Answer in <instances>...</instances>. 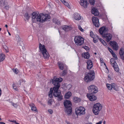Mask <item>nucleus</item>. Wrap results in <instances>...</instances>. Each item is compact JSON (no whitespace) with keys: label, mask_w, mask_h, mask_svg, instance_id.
Returning <instances> with one entry per match:
<instances>
[{"label":"nucleus","mask_w":124,"mask_h":124,"mask_svg":"<svg viewBox=\"0 0 124 124\" xmlns=\"http://www.w3.org/2000/svg\"><path fill=\"white\" fill-rule=\"evenodd\" d=\"M50 17L48 15H44L43 13L39 14L38 12H33L32 14V20L33 23H35L37 21L43 23L49 19Z\"/></svg>","instance_id":"1"},{"label":"nucleus","mask_w":124,"mask_h":124,"mask_svg":"<svg viewBox=\"0 0 124 124\" xmlns=\"http://www.w3.org/2000/svg\"><path fill=\"white\" fill-rule=\"evenodd\" d=\"M99 31L101 34V35L104 39H105L107 42H108L111 39L112 36L110 33H106L108 31L107 28L103 26L99 29Z\"/></svg>","instance_id":"2"},{"label":"nucleus","mask_w":124,"mask_h":124,"mask_svg":"<svg viewBox=\"0 0 124 124\" xmlns=\"http://www.w3.org/2000/svg\"><path fill=\"white\" fill-rule=\"evenodd\" d=\"M95 78V73L93 70H90L88 73H86L84 78L85 81L87 83L93 80Z\"/></svg>","instance_id":"3"},{"label":"nucleus","mask_w":124,"mask_h":124,"mask_svg":"<svg viewBox=\"0 0 124 124\" xmlns=\"http://www.w3.org/2000/svg\"><path fill=\"white\" fill-rule=\"evenodd\" d=\"M64 105L65 108L66 112L69 115H71L72 113V108L71 101L69 100H66L64 102Z\"/></svg>","instance_id":"4"},{"label":"nucleus","mask_w":124,"mask_h":124,"mask_svg":"<svg viewBox=\"0 0 124 124\" xmlns=\"http://www.w3.org/2000/svg\"><path fill=\"white\" fill-rule=\"evenodd\" d=\"M59 87L56 88L54 87V90L53 95L54 97L58 98V100L59 101H60L63 99V96L61 94V91L59 90Z\"/></svg>","instance_id":"5"},{"label":"nucleus","mask_w":124,"mask_h":124,"mask_svg":"<svg viewBox=\"0 0 124 124\" xmlns=\"http://www.w3.org/2000/svg\"><path fill=\"white\" fill-rule=\"evenodd\" d=\"M63 80V79L61 77L56 78H54L53 79L51 80L50 81L52 83V84L54 86V87H57L60 86V83Z\"/></svg>","instance_id":"6"},{"label":"nucleus","mask_w":124,"mask_h":124,"mask_svg":"<svg viewBox=\"0 0 124 124\" xmlns=\"http://www.w3.org/2000/svg\"><path fill=\"white\" fill-rule=\"evenodd\" d=\"M102 106L99 103L94 104L93 108V111L95 115L98 114L99 112L102 109Z\"/></svg>","instance_id":"7"},{"label":"nucleus","mask_w":124,"mask_h":124,"mask_svg":"<svg viewBox=\"0 0 124 124\" xmlns=\"http://www.w3.org/2000/svg\"><path fill=\"white\" fill-rule=\"evenodd\" d=\"M84 39L81 36H76L75 37L74 41L76 44L80 46L84 43Z\"/></svg>","instance_id":"8"},{"label":"nucleus","mask_w":124,"mask_h":124,"mask_svg":"<svg viewBox=\"0 0 124 124\" xmlns=\"http://www.w3.org/2000/svg\"><path fill=\"white\" fill-rule=\"evenodd\" d=\"M88 93L94 94L96 93L98 91V88L96 86L93 85H91L88 87Z\"/></svg>","instance_id":"9"},{"label":"nucleus","mask_w":124,"mask_h":124,"mask_svg":"<svg viewBox=\"0 0 124 124\" xmlns=\"http://www.w3.org/2000/svg\"><path fill=\"white\" fill-rule=\"evenodd\" d=\"M92 20L93 24L96 27H98L100 25L99 23V20L97 17L93 16L92 18Z\"/></svg>","instance_id":"10"},{"label":"nucleus","mask_w":124,"mask_h":124,"mask_svg":"<svg viewBox=\"0 0 124 124\" xmlns=\"http://www.w3.org/2000/svg\"><path fill=\"white\" fill-rule=\"evenodd\" d=\"M110 44L115 50H117L118 48V46L117 43L115 41H110Z\"/></svg>","instance_id":"11"},{"label":"nucleus","mask_w":124,"mask_h":124,"mask_svg":"<svg viewBox=\"0 0 124 124\" xmlns=\"http://www.w3.org/2000/svg\"><path fill=\"white\" fill-rule=\"evenodd\" d=\"M93 94L90 93H87V97L91 101H95L97 99L96 97Z\"/></svg>","instance_id":"12"},{"label":"nucleus","mask_w":124,"mask_h":124,"mask_svg":"<svg viewBox=\"0 0 124 124\" xmlns=\"http://www.w3.org/2000/svg\"><path fill=\"white\" fill-rule=\"evenodd\" d=\"M80 3L82 6L85 8L87 7V6L88 4L87 0H80Z\"/></svg>","instance_id":"13"},{"label":"nucleus","mask_w":124,"mask_h":124,"mask_svg":"<svg viewBox=\"0 0 124 124\" xmlns=\"http://www.w3.org/2000/svg\"><path fill=\"white\" fill-rule=\"evenodd\" d=\"M87 68L88 69H90L93 67V62L91 60L89 59L86 62Z\"/></svg>","instance_id":"14"},{"label":"nucleus","mask_w":124,"mask_h":124,"mask_svg":"<svg viewBox=\"0 0 124 124\" xmlns=\"http://www.w3.org/2000/svg\"><path fill=\"white\" fill-rule=\"evenodd\" d=\"M62 28L65 31L67 32L72 30V27L70 25H65L62 26Z\"/></svg>","instance_id":"15"},{"label":"nucleus","mask_w":124,"mask_h":124,"mask_svg":"<svg viewBox=\"0 0 124 124\" xmlns=\"http://www.w3.org/2000/svg\"><path fill=\"white\" fill-rule=\"evenodd\" d=\"M114 62L113 63H112V66L114 68L116 72H118L119 71V69L118 67V65L115 60Z\"/></svg>","instance_id":"16"},{"label":"nucleus","mask_w":124,"mask_h":124,"mask_svg":"<svg viewBox=\"0 0 124 124\" xmlns=\"http://www.w3.org/2000/svg\"><path fill=\"white\" fill-rule=\"evenodd\" d=\"M39 50L42 52L45 51H46V49L45 48V46L44 45H42L40 43L39 44Z\"/></svg>","instance_id":"17"},{"label":"nucleus","mask_w":124,"mask_h":124,"mask_svg":"<svg viewBox=\"0 0 124 124\" xmlns=\"http://www.w3.org/2000/svg\"><path fill=\"white\" fill-rule=\"evenodd\" d=\"M91 12L92 14H93L94 16H97L99 14L97 9L94 8L92 9Z\"/></svg>","instance_id":"18"},{"label":"nucleus","mask_w":124,"mask_h":124,"mask_svg":"<svg viewBox=\"0 0 124 124\" xmlns=\"http://www.w3.org/2000/svg\"><path fill=\"white\" fill-rule=\"evenodd\" d=\"M17 38L18 39L17 43V44L18 45L20 46H23L24 45V43L23 42V40H21V39L20 38L19 36H17Z\"/></svg>","instance_id":"19"},{"label":"nucleus","mask_w":124,"mask_h":124,"mask_svg":"<svg viewBox=\"0 0 124 124\" xmlns=\"http://www.w3.org/2000/svg\"><path fill=\"white\" fill-rule=\"evenodd\" d=\"M72 93L71 92L68 91L66 93L65 95L64 98L66 99H69L71 96Z\"/></svg>","instance_id":"20"},{"label":"nucleus","mask_w":124,"mask_h":124,"mask_svg":"<svg viewBox=\"0 0 124 124\" xmlns=\"http://www.w3.org/2000/svg\"><path fill=\"white\" fill-rule=\"evenodd\" d=\"M7 4L6 1L4 0H0V7H2L4 5H6Z\"/></svg>","instance_id":"21"},{"label":"nucleus","mask_w":124,"mask_h":124,"mask_svg":"<svg viewBox=\"0 0 124 124\" xmlns=\"http://www.w3.org/2000/svg\"><path fill=\"white\" fill-rule=\"evenodd\" d=\"M43 56L44 58L45 59H48L49 58V54L48 52L46 51H45L42 53Z\"/></svg>","instance_id":"22"},{"label":"nucleus","mask_w":124,"mask_h":124,"mask_svg":"<svg viewBox=\"0 0 124 124\" xmlns=\"http://www.w3.org/2000/svg\"><path fill=\"white\" fill-rule=\"evenodd\" d=\"M24 16L26 19H24L25 20H27L28 21L30 17V15L28 13H25L24 15Z\"/></svg>","instance_id":"23"},{"label":"nucleus","mask_w":124,"mask_h":124,"mask_svg":"<svg viewBox=\"0 0 124 124\" xmlns=\"http://www.w3.org/2000/svg\"><path fill=\"white\" fill-rule=\"evenodd\" d=\"M74 18L76 20H79L81 19V17L80 15L77 13L75 14Z\"/></svg>","instance_id":"24"},{"label":"nucleus","mask_w":124,"mask_h":124,"mask_svg":"<svg viewBox=\"0 0 124 124\" xmlns=\"http://www.w3.org/2000/svg\"><path fill=\"white\" fill-rule=\"evenodd\" d=\"M119 54L120 56H123L124 54V48L123 47H121L119 51Z\"/></svg>","instance_id":"25"},{"label":"nucleus","mask_w":124,"mask_h":124,"mask_svg":"<svg viewBox=\"0 0 124 124\" xmlns=\"http://www.w3.org/2000/svg\"><path fill=\"white\" fill-rule=\"evenodd\" d=\"M29 106L31 107L32 110L35 111H36L37 110L34 104H30Z\"/></svg>","instance_id":"26"},{"label":"nucleus","mask_w":124,"mask_h":124,"mask_svg":"<svg viewBox=\"0 0 124 124\" xmlns=\"http://www.w3.org/2000/svg\"><path fill=\"white\" fill-rule=\"evenodd\" d=\"M115 85V84L114 83H112L111 84H107V86L108 89L109 90H111L113 88V85Z\"/></svg>","instance_id":"27"},{"label":"nucleus","mask_w":124,"mask_h":124,"mask_svg":"<svg viewBox=\"0 0 124 124\" xmlns=\"http://www.w3.org/2000/svg\"><path fill=\"white\" fill-rule=\"evenodd\" d=\"M5 55L3 54H0V62H1L3 61L5 58Z\"/></svg>","instance_id":"28"},{"label":"nucleus","mask_w":124,"mask_h":124,"mask_svg":"<svg viewBox=\"0 0 124 124\" xmlns=\"http://www.w3.org/2000/svg\"><path fill=\"white\" fill-rule=\"evenodd\" d=\"M58 64L60 69L63 70L64 68V65L63 63L58 62Z\"/></svg>","instance_id":"29"},{"label":"nucleus","mask_w":124,"mask_h":124,"mask_svg":"<svg viewBox=\"0 0 124 124\" xmlns=\"http://www.w3.org/2000/svg\"><path fill=\"white\" fill-rule=\"evenodd\" d=\"M90 54L88 52L86 53H84V55H83V56L85 58L88 59L90 57Z\"/></svg>","instance_id":"30"},{"label":"nucleus","mask_w":124,"mask_h":124,"mask_svg":"<svg viewBox=\"0 0 124 124\" xmlns=\"http://www.w3.org/2000/svg\"><path fill=\"white\" fill-rule=\"evenodd\" d=\"M73 100L76 103H77L80 101L79 98L76 97H74Z\"/></svg>","instance_id":"31"},{"label":"nucleus","mask_w":124,"mask_h":124,"mask_svg":"<svg viewBox=\"0 0 124 124\" xmlns=\"http://www.w3.org/2000/svg\"><path fill=\"white\" fill-rule=\"evenodd\" d=\"M67 69L66 68L63 71L62 73V76H64L67 73Z\"/></svg>","instance_id":"32"},{"label":"nucleus","mask_w":124,"mask_h":124,"mask_svg":"<svg viewBox=\"0 0 124 124\" xmlns=\"http://www.w3.org/2000/svg\"><path fill=\"white\" fill-rule=\"evenodd\" d=\"M4 6H5L3 8L4 9H6V10H8L9 8V5H8V3L6 5H4Z\"/></svg>","instance_id":"33"},{"label":"nucleus","mask_w":124,"mask_h":124,"mask_svg":"<svg viewBox=\"0 0 124 124\" xmlns=\"http://www.w3.org/2000/svg\"><path fill=\"white\" fill-rule=\"evenodd\" d=\"M112 89L116 91H118V89L116 85L115 84V85H113V87Z\"/></svg>","instance_id":"34"},{"label":"nucleus","mask_w":124,"mask_h":124,"mask_svg":"<svg viewBox=\"0 0 124 124\" xmlns=\"http://www.w3.org/2000/svg\"><path fill=\"white\" fill-rule=\"evenodd\" d=\"M80 111H81L79 110L78 108L76 109H75V113L77 115H79L78 114H80Z\"/></svg>","instance_id":"35"},{"label":"nucleus","mask_w":124,"mask_h":124,"mask_svg":"<svg viewBox=\"0 0 124 124\" xmlns=\"http://www.w3.org/2000/svg\"><path fill=\"white\" fill-rule=\"evenodd\" d=\"M54 22L55 24H57L58 25H59L60 24V21L57 20H55L54 21Z\"/></svg>","instance_id":"36"},{"label":"nucleus","mask_w":124,"mask_h":124,"mask_svg":"<svg viewBox=\"0 0 124 124\" xmlns=\"http://www.w3.org/2000/svg\"><path fill=\"white\" fill-rule=\"evenodd\" d=\"M82 47L85 49L87 51H88L89 49V48L88 47L85 46H83Z\"/></svg>","instance_id":"37"},{"label":"nucleus","mask_w":124,"mask_h":124,"mask_svg":"<svg viewBox=\"0 0 124 124\" xmlns=\"http://www.w3.org/2000/svg\"><path fill=\"white\" fill-rule=\"evenodd\" d=\"M111 54L113 57L115 58V60H117V56L114 52L113 53H112Z\"/></svg>","instance_id":"38"},{"label":"nucleus","mask_w":124,"mask_h":124,"mask_svg":"<svg viewBox=\"0 0 124 124\" xmlns=\"http://www.w3.org/2000/svg\"><path fill=\"white\" fill-rule=\"evenodd\" d=\"M54 87L53 88H50L48 94H53V91L54 90Z\"/></svg>","instance_id":"39"},{"label":"nucleus","mask_w":124,"mask_h":124,"mask_svg":"<svg viewBox=\"0 0 124 124\" xmlns=\"http://www.w3.org/2000/svg\"><path fill=\"white\" fill-rule=\"evenodd\" d=\"M63 3L64 4V5L67 6L68 8H69L70 7L68 3L66 2L65 1H64L63 2Z\"/></svg>","instance_id":"40"},{"label":"nucleus","mask_w":124,"mask_h":124,"mask_svg":"<svg viewBox=\"0 0 124 124\" xmlns=\"http://www.w3.org/2000/svg\"><path fill=\"white\" fill-rule=\"evenodd\" d=\"M52 99H49L48 101V104L49 105H52Z\"/></svg>","instance_id":"41"},{"label":"nucleus","mask_w":124,"mask_h":124,"mask_svg":"<svg viewBox=\"0 0 124 124\" xmlns=\"http://www.w3.org/2000/svg\"><path fill=\"white\" fill-rule=\"evenodd\" d=\"M12 70L16 74H17L18 73V71L17 69H16L15 70L14 69H12Z\"/></svg>","instance_id":"42"},{"label":"nucleus","mask_w":124,"mask_h":124,"mask_svg":"<svg viewBox=\"0 0 124 124\" xmlns=\"http://www.w3.org/2000/svg\"><path fill=\"white\" fill-rule=\"evenodd\" d=\"M85 111H83V110L82 111H81L80 114H78V115L79 116H82L85 114Z\"/></svg>","instance_id":"43"},{"label":"nucleus","mask_w":124,"mask_h":124,"mask_svg":"<svg viewBox=\"0 0 124 124\" xmlns=\"http://www.w3.org/2000/svg\"><path fill=\"white\" fill-rule=\"evenodd\" d=\"M90 36L91 37L93 38H94V35L93 33V32L92 31H91L90 32Z\"/></svg>","instance_id":"44"},{"label":"nucleus","mask_w":124,"mask_h":124,"mask_svg":"<svg viewBox=\"0 0 124 124\" xmlns=\"http://www.w3.org/2000/svg\"><path fill=\"white\" fill-rule=\"evenodd\" d=\"M78 109H79L80 111H85V108L82 107H79Z\"/></svg>","instance_id":"45"},{"label":"nucleus","mask_w":124,"mask_h":124,"mask_svg":"<svg viewBox=\"0 0 124 124\" xmlns=\"http://www.w3.org/2000/svg\"><path fill=\"white\" fill-rule=\"evenodd\" d=\"M78 27L79 29L81 31L83 32L84 30L81 28L80 25H78Z\"/></svg>","instance_id":"46"},{"label":"nucleus","mask_w":124,"mask_h":124,"mask_svg":"<svg viewBox=\"0 0 124 124\" xmlns=\"http://www.w3.org/2000/svg\"><path fill=\"white\" fill-rule=\"evenodd\" d=\"M108 50L110 52V53L112 54L114 52L109 47H108Z\"/></svg>","instance_id":"47"},{"label":"nucleus","mask_w":124,"mask_h":124,"mask_svg":"<svg viewBox=\"0 0 124 124\" xmlns=\"http://www.w3.org/2000/svg\"><path fill=\"white\" fill-rule=\"evenodd\" d=\"M94 0H89V1L90 3H91L92 5H93L94 4Z\"/></svg>","instance_id":"48"},{"label":"nucleus","mask_w":124,"mask_h":124,"mask_svg":"<svg viewBox=\"0 0 124 124\" xmlns=\"http://www.w3.org/2000/svg\"><path fill=\"white\" fill-rule=\"evenodd\" d=\"M25 82V80H23V79H21L20 80H19V83H20V85H21V83L23 82Z\"/></svg>","instance_id":"49"},{"label":"nucleus","mask_w":124,"mask_h":124,"mask_svg":"<svg viewBox=\"0 0 124 124\" xmlns=\"http://www.w3.org/2000/svg\"><path fill=\"white\" fill-rule=\"evenodd\" d=\"M13 89H15V90L17 91V87L15 86L14 84H13Z\"/></svg>","instance_id":"50"},{"label":"nucleus","mask_w":124,"mask_h":124,"mask_svg":"<svg viewBox=\"0 0 124 124\" xmlns=\"http://www.w3.org/2000/svg\"><path fill=\"white\" fill-rule=\"evenodd\" d=\"M48 112L50 114H52L53 113V111L51 109H49L48 110Z\"/></svg>","instance_id":"51"},{"label":"nucleus","mask_w":124,"mask_h":124,"mask_svg":"<svg viewBox=\"0 0 124 124\" xmlns=\"http://www.w3.org/2000/svg\"><path fill=\"white\" fill-rule=\"evenodd\" d=\"M12 105L16 108H17L18 107V105L16 104L12 103Z\"/></svg>","instance_id":"52"},{"label":"nucleus","mask_w":124,"mask_h":124,"mask_svg":"<svg viewBox=\"0 0 124 124\" xmlns=\"http://www.w3.org/2000/svg\"><path fill=\"white\" fill-rule=\"evenodd\" d=\"M102 43L103 44V45L105 46H107V44L104 41H103V42H102Z\"/></svg>","instance_id":"53"},{"label":"nucleus","mask_w":124,"mask_h":124,"mask_svg":"<svg viewBox=\"0 0 124 124\" xmlns=\"http://www.w3.org/2000/svg\"><path fill=\"white\" fill-rule=\"evenodd\" d=\"M10 121L11 122H12L13 123H14L15 124H18L19 123L17 122L16 121V120H13V121L12 120V121Z\"/></svg>","instance_id":"54"},{"label":"nucleus","mask_w":124,"mask_h":124,"mask_svg":"<svg viewBox=\"0 0 124 124\" xmlns=\"http://www.w3.org/2000/svg\"><path fill=\"white\" fill-rule=\"evenodd\" d=\"M97 37H98V38L99 40L101 43H102V42H103V41H104L101 38H99L97 36Z\"/></svg>","instance_id":"55"},{"label":"nucleus","mask_w":124,"mask_h":124,"mask_svg":"<svg viewBox=\"0 0 124 124\" xmlns=\"http://www.w3.org/2000/svg\"><path fill=\"white\" fill-rule=\"evenodd\" d=\"M93 38V42L94 43H96L98 41V40L97 39H95L94 38Z\"/></svg>","instance_id":"56"},{"label":"nucleus","mask_w":124,"mask_h":124,"mask_svg":"<svg viewBox=\"0 0 124 124\" xmlns=\"http://www.w3.org/2000/svg\"><path fill=\"white\" fill-rule=\"evenodd\" d=\"M53 94H48L49 96L51 98H52L53 97Z\"/></svg>","instance_id":"57"},{"label":"nucleus","mask_w":124,"mask_h":124,"mask_svg":"<svg viewBox=\"0 0 124 124\" xmlns=\"http://www.w3.org/2000/svg\"><path fill=\"white\" fill-rule=\"evenodd\" d=\"M114 60V59L113 58H111L110 60V63H112H112H112V62Z\"/></svg>","instance_id":"58"},{"label":"nucleus","mask_w":124,"mask_h":124,"mask_svg":"<svg viewBox=\"0 0 124 124\" xmlns=\"http://www.w3.org/2000/svg\"><path fill=\"white\" fill-rule=\"evenodd\" d=\"M102 122V121H100L99 122L96 123V124H101Z\"/></svg>","instance_id":"59"},{"label":"nucleus","mask_w":124,"mask_h":124,"mask_svg":"<svg viewBox=\"0 0 124 124\" xmlns=\"http://www.w3.org/2000/svg\"><path fill=\"white\" fill-rule=\"evenodd\" d=\"M103 60L102 58H100V61L101 63H103Z\"/></svg>","instance_id":"60"},{"label":"nucleus","mask_w":124,"mask_h":124,"mask_svg":"<svg viewBox=\"0 0 124 124\" xmlns=\"http://www.w3.org/2000/svg\"><path fill=\"white\" fill-rule=\"evenodd\" d=\"M21 47H22V49H23V50H24L25 49V47L24 46V45H23V46H21Z\"/></svg>","instance_id":"61"},{"label":"nucleus","mask_w":124,"mask_h":124,"mask_svg":"<svg viewBox=\"0 0 124 124\" xmlns=\"http://www.w3.org/2000/svg\"><path fill=\"white\" fill-rule=\"evenodd\" d=\"M0 124H6L4 122H0Z\"/></svg>","instance_id":"62"},{"label":"nucleus","mask_w":124,"mask_h":124,"mask_svg":"<svg viewBox=\"0 0 124 124\" xmlns=\"http://www.w3.org/2000/svg\"><path fill=\"white\" fill-rule=\"evenodd\" d=\"M66 123L67 124H70V123H69V122L66 121Z\"/></svg>","instance_id":"63"},{"label":"nucleus","mask_w":124,"mask_h":124,"mask_svg":"<svg viewBox=\"0 0 124 124\" xmlns=\"http://www.w3.org/2000/svg\"><path fill=\"white\" fill-rule=\"evenodd\" d=\"M60 0L63 3L65 1V0Z\"/></svg>","instance_id":"64"}]
</instances>
